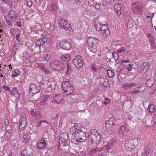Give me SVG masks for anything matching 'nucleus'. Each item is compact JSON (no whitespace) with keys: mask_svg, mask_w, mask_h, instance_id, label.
Wrapping results in <instances>:
<instances>
[{"mask_svg":"<svg viewBox=\"0 0 156 156\" xmlns=\"http://www.w3.org/2000/svg\"><path fill=\"white\" fill-rule=\"evenodd\" d=\"M112 56L115 60H117L118 59L119 55L116 52H114L112 53Z\"/></svg>","mask_w":156,"mask_h":156,"instance_id":"obj_43","label":"nucleus"},{"mask_svg":"<svg viewBox=\"0 0 156 156\" xmlns=\"http://www.w3.org/2000/svg\"><path fill=\"white\" fill-rule=\"evenodd\" d=\"M27 5L29 7H30L32 5V1L31 0H27Z\"/></svg>","mask_w":156,"mask_h":156,"instance_id":"obj_52","label":"nucleus"},{"mask_svg":"<svg viewBox=\"0 0 156 156\" xmlns=\"http://www.w3.org/2000/svg\"><path fill=\"white\" fill-rule=\"evenodd\" d=\"M63 19H62L61 21H59L58 23V26L59 27H60L61 28H63L64 29H66L67 30L68 29L66 27V24L65 23H66L67 21L66 20H64V23H63Z\"/></svg>","mask_w":156,"mask_h":156,"instance_id":"obj_28","label":"nucleus"},{"mask_svg":"<svg viewBox=\"0 0 156 156\" xmlns=\"http://www.w3.org/2000/svg\"><path fill=\"white\" fill-rule=\"evenodd\" d=\"M9 16L11 20L12 21H15L17 18L16 12L13 10H11L9 12Z\"/></svg>","mask_w":156,"mask_h":156,"instance_id":"obj_18","label":"nucleus"},{"mask_svg":"<svg viewBox=\"0 0 156 156\" xmlns=\"http://www.w3.org/2000/svg\"><path fill=\"white\" fill-rule=\"evenodd\" d=\"M50 55L48 54H46L44 56V59L46 61H48L50 59Z\"/></svg>","mask_w":156,"mask_h":156,"instance_id":"obj_53","label":"nucleus"},{"mask_svg":"<svg viewBox=\"0 0 156 156\" xmlns=\"http://www.w3.org/2000/svg\"><path fill=\"white\" fill-rule=\"evenodd\" d=\"M67 72H68L71 69V67L69 66V64L67 63Z\"/></svg>","mask_w":156,"mask_h":156,"instance_id":"obj_61","label":"nucleus"},{"mask_svg":"<svg viewBox=\"0 0 156 156\" xmlns=\"http://www.w3.org/2000/svg\"><path fill=\"white\" fill-rule=\"evenodd\" d=\"M133 66V65L131 64H129L128 65V66L127 68V70L128 71H130L131 70V68Z\"/></svg>","mask_w":156,"mask_h":156,"instance_id":"obj_55","label":"nucleus"},{"mask_svg":"<svg viewBox=\"0 0 156 156\" xmlns=\"http://www.w3.org/2000/svg\"><path fill=\"white\" fill-rule=\"evenodd\" d=\"M2 88L4 90L10 92V89L9 87L7 86L4 85L2 86Z\"/></svg>","mask_w":156,"mask_h":156,"instance_id":"obj_49","label":"nucleus"},{"mask_svg":"<svg viewBox=\"0 0 156 156\" xmlns=\"http://www.w3.org/2000/svg\"><path fill=\"white\" fill-rule=\"evenodd\" d=\"M56 46L58 49L62 48L63 49L68 50L70 48V44L69 43L65 42L58 40L57 41Z\"/></svg>","mask_w":156,"mask_h":156,"instance_id":"obj_11","label":"nucleus"},{"mask_svg":"<svg viewBox=\"0 0 156 156\" xmlns=\"http://www.w3.org/2000/svg\"><path fill=\"white\" fill-rule=\"evenodd\" d=\"M73 126L77 131H80V128L82 126V125L80 123H76L74 124Z\"/></svg>","mask_w":156,"mask_h":156,"instance_id":"obj_35","label":"nucleus"},{"mask_svg":"<svg viewBox=\"0 0 156 156\" xmlns=\"http://www.w3.org/2000/svg\"><path fill=\"white\" fill-rule=\"evenodd\" d=\"M20 37L19 34H17L16 36V39L18 42L20 41L21 39H20Z\"/></svg>","mask_w":156,"mask_h":156,"instance_id":"obj_54","label":"nucleus"},{"mask_svg":"<svg viewBox=\"0 0 156 156\" xmlns=\"http://www.w3.org/2000/svg\"><path fill=\"white\" fill-rule=\"evenodd\" d=\"M20 74V71L18 69H15L12 72V77H17Z\"/></svg>","mask_w":156,"mask_h":156,"instance_id":"obj_33","label":"nucleus"},{"mask_svg":"<svg viewBox=\"0 0 156 156\" xmlns=\"http://www.w3.org/2000/svg\"><path fill=\"white\" fill-rule=\"evenodd\" d=\"M149 111L151 112H153L154 111V106L153 104L150 105L148 106Z\"/></svg>","mask_w":156,"mask_h":156,"instance_id":"obj_41","label":"nucleus"},{"mask_svg":"<svg viewBox=\"0 0 156 156\" xmlns=\"http://www.w3.org/2000/svg\"><path fill=\"white\" fill-rule=\"evenodd\" d=\"M53 96L55 97H62V94H55V95H53Z\"/></svg>","mask_w":156,"mask_h":156,"instance_id":"obj_58","label":"nucleus"},{"mask_svg":"<svg viewBox=\"0 0 156 156\" xmlns=\"http://www.w3.org/2000/svg\"><path fill=\"white\" fill-rule=\"evenodd\" d=\"M135 147L133 140H130L126 141L125 144V147L126 150L131 151L134 149Z\"/></svg>","mask_w":156,"mask_h":156,"instance_id":"obj_12","label":"nucleus"},{"mask_svg":"<svg viewBox=\"0 0 156 156\" xmlns=\"http://www.w3.org/2000/svg\"><path fill=\"white\" fill-rule=\"evenodd\" d=\"M57 5L56 3L53 2L50 4L49 7L48 9L49 10H55L57 9Z\"/></svg>","mask_w":156,"mask_h":156,"instance_id":"obj_30","label":"nucleus"},{"mask_svg":"<svg viewBox=\"0 0 156 156\" xmlns=\"http://www.w3.org/2000/svg\"><path fill=\"white\" fill-rule=\"evenodd\" d=\"M6 23L10 26L11 27H12V22L9 20H6Z\"/></svg>","mask_w":156,"mask_h":156,"instance_id":"obj_56","label":"nucleus"},{"mask_svg":"<svg viewBox=\"0 0 156 156\" xmlns=\"http://www.w3.org/2000/svg\"><path fill=\"white\" fill-rule=\"evenodd\" d=\"M115 121L113 117L110 118L108 120L105 121V126L106 131L109 133L112 132L114 129L113 126L115 124Z\"/></svg>","mask_w":156,"mask_h":156,"instance_id":"obj_8","label":"nucleus"},{"mask_svg":"<svg viewBox=\"0 0 156 156\" xmlns=\"http://www.w3.org/2000/svg\"><path fill=\"white\" fill-rule=\"evenodd\" d=\"M129 59H127L126 60H122L121 61L122 62H124L125 63H127L129 62Z\"/></svg>","mask_w":156,"mask_h":156,"instance_id":"obj_63","label":"nucleus"},{"mask_svg":"<svg viewBox=\"0 0 156 156\" xmlns=\"http://www.w3.org/2000/svg\"><path fill=\"white\" fill-rule=\"evenodd\" d=\"M113 44H114V45L116 46H117L118 45H120L121 46L122 45L121 43H120L119 41H116V40H114L113 41Z\"/></svg>","mask_w":156,"mask_h":156,"instance_id":"obj_44","label":"nucleus"},{"mask_svg":"<svg viewBox=\"0 0 156 156\" xmlns=\"http://www.w3.org/2000/svg\"><path fill=\"white\" fill-rule=\"evenodd\" d=\"M88 4H90V5H92L93 6L95 5L96 2L94 0H88Z\"/></svg>","mask_w":156,"mask_h":156,"instance_id":"obj_47","label":"nucleus"},{"mask_svg":"<svg viewBox=\"0 0 156 156\" xmlns=\"http://www.w3.org/2000/svg\"><path fill=\"white\" fill-rule=\"evenodd\" d=\"M66 66V63H64L60 60H56L52 62L50 64V67L53 71L63 70Z\"/></svg>","mask_w":156,"mask_h":156,"instance_id":"obj_3","label":"nucleus"},{"mask_svg":"<svg viewBox=\"0 0 156 156\" xmlns=\"http://www.w3.org/2000/svg\"><path fill=\"white\" fill-rule=\"evenodd\" d=\"M153 121L154 123H156V115H154L153 117Z\"/></svg>","mask_w":156,"mask_h":156,"instance_id":"obj_64","label":"nucleus"},{"mask_svg":"<svg viewBox=\"0 0 156 156\" xmlns=\"http://www.w3.org/2000/svg\"><path fill=\"white\" fill-rule=\"evenodd\" d=\"M104 34L105 37H106L110 33V31L108 29L106 24L102 25V30L101 31Z\"/></svg>","mask_w":156,"mask_h":156,"instance_id":"obj_15","label":"nucleus"},{"mask_svg":"<svg viewBox=\"0 0 156 156\" xmlns=\"http://www.w3.org/2000/svg\"><path fill=\"white\" fill-rule=\"evenodd\" d=\"M114 8L117 15H119L121 14V6L120 3L115 4Z\"/></svg>","mask_w":156,"mask_h":156,"instance_id":"obj_20","label":"nucleus"},{"mask_svg":"<svg viewBox=\"0 0 156 156\" xmlns=\"http://www.w3.org/2000/svg\"><path fill=\"white\" fill-rule=\"evenodd\" d=\"M30 113L32 116H34L36 113V112H34L33 109L31 110Z\"/></svg>","mask_w":156,"mask_h":156,"instance_id":"obj_57","label":"nucleus"},{"mask_svg":"<svg viewBox=\"0 0 156 156\" xmlns=\"http://www.w3.org/2000/svg\"><path fill=\"white\" fill-rule=\"evenodd\" d=\"M136 83H125L122 85L123 88L125 90H128L130 89L136 85Z\"/></svg>","mask_w":156,"mask_h":156,"instance_id":"obj_19","label":"nucleus"},{"mask_svg":"<svg viewBox=\"0 0 156 156\" xmlns=\"http://www.w3.org/2000/svg\"><path fill=\"white\" fill-rule=\"evenodd\" d=\"M34 116L36 119L38 120L41 119L42 117L41 112L40 111L37 112Z\"/></svg>","mask_w":156,"mask_h":156,"instance_id":"obj_38","label":"nucleus"},{"mask_svg":"<svg viewBox=\"0 0 156 156\" xmlns=\"http://www.w3.org/2000/svg\"><path fill=\"white\" fill-rule=\"evenodd\" d=\"M42 123V121H37L36 122V125L37 127H40L41 126Z\"/></svg>","mask_w":156,"mask_h":156,"instance_id":"obj_50","label":"nucleus"},{"mask_svg":"<svg viewBox=\"0 0 156 156\" xmlns=\"http://www.w3.org/2000/svg\"><path fill=\"white\" fill-rule=\"evenodd\" d=\"M87 42L90 51L93 53H96L97 51V47L99 45V40L96 38L90 37L87 39Z\"/></svg>","mask_w":156,"mask_h":156,"instance_id":"obj_4","label":"nucleus"},{"mask_svg":"<svg viewBox=\"0 0 156 156\" xmlns=\"http://www.w3.org/2000/svg\"><path fill=\"white\" fill-rule=\"evenodd\" d=\"M23 140H24V142L25 143L28 144L29 141L30 139V136L27 134H25L23 136Z\"/></svg>","mask_w":156,"mask_h":156,"instance_id":"obj_37","label":"nucleus"},{"mask_svg":"<svg viewBox=\"0 0 156 156\" xmlns=\"http://www.w3.org/2000/svg\"><path fill=\"white\" fill-rule=\"evenodd\" d=\"M150 148L149 147H146L144 151V155H148L150 151Z\"/></svg>","mask_w":156,"mask_h":156,"instance_id":"obj_40","label":"nucleus"},{"mask_svg":"<svg viewBox=\"0 0 156 156\" xmlns=\"http://www.w3.org/2000/svg\"><path fill=\"white\" fill-rule=\"evenodd\" d=\"M94 25L96 30L98 31H101L102 30V25H101V24L95 22L94 23Z\"/></svg>","mask_w":156,"mask_h":156,"instance_id":"obj_32","label":"nucleus"},{"mask_svg":"<svg viewBox=\"0 0 156 156\" xmlns=\"http://www.w3.org/2000/svg\"><path fill=\"white\" fill-rule=\"evenodd\" d=\"M4 123L5 124V126L6 127H7V126H9V120L7 119H5L4 120Z\"/></svg>","mask_w":156,"mask_h":156,"instance_id":"obj_48","label":"nucleus"},{"mask_svg":"<svg viewBox=\"0 0 156 156\" xmlns=\"http://www.w3.org/2000/svg\"><path fill=\"white\" fill-rule=\"evenodd\" d=\"M59 143L63 146H67L69 143L68 134L66 133H62L59 137Z\"/></svg>","mask_w":156,"mask_h":156,"instance_id":"obj_9","label":"nucleus"},{"mask_svg":"<svg viewBox=\"0 0 156 156\" xmlns=\"http://www.w3.org/2000/svg\"><path fill=\"white\" fill-rule=\"evenodd\" d=\"M140 87L135 88L134 89H136L135 90L131 91L130 92V93L131 94H136L139 93L140 92Z\"/></svg>","mask_w":156,"mask_h":156,"instance_id":"obj_39","label":"nucleus"},{"mask_svg":"<svg viewBox=\"0 0 156 156\" xmlns=\"http://www.w3.org/2000/svg\"><path fill=\"white\" fill-rule=\"evenodd\" d=\"M63 99H58V98H51L52 103L54 104L62 103Z\"/></svg>","mask_w":156,"mask_h":156,"instance_id":"obj_31","label":"nucleus"},{"mask_svg":"<svg viewBox=\"0 0 156 156\" xmlns=\"http://www.w3.org/2000/svg\"><path fill=\"white\" fill-rule=\"evenodd\" d=\"M11 95L12 97H15L16 98L19 97L18 92L17 90V88L14 87L12 90L10 92Z\"/></svg>","mask_w":156,"mask_h":156,"instance_id":"obj_24","label":"nucleus"},{"mask_svg":"<svg viewBox=\"0 0 156 156\" xmlns=\"http://www.w3.org/2000/svg\"><path fill=\"white\" fill-rule=\"evenodd\" d=\"M47 40L48 38L47 36L46 35H44L41 39H38L36 41L35 43V44L37 46V47H39V51L40 50V46L41 45L44 44L47 42Z\"/></svg>","mask_w":156,"mask_h":156,"instance_id":"obj_13","label":"nucleus"},{"mask_svg":"<svg viewBox=\"0 0 156 156\" xmlns=\"http://www.w3.org/2000/svg\"><path fill=\"white\" fill-rule=\"evenodd\" d=\"M83 58L80 56H77L75 57L72 60L73 63L77 68H81L83 65Z\"/></svg>","mask_w":156,"mask_h":156,"instance_id":"obj_10","label":"nucleus"},{"mask_svg":"<svg viewBox=\"0 0 156 156\" xmlns=\"http://www.w3.org/2000/svg\"><path fill=\"white\" fill-rule=\"evenodd\" d=\"M46 144L44 139L41 138L40 142L37 144V147L40 148H43L46 146Z\"/></svg>","mask_w":156,"mask_h":156,"instance_id":"obj_21","label":"nucleus"},{"mask_svg":"<svg viewBox=\"0 0 156 156\" xmlns=\"http://www.w3.org/2000/svg\"><path fill=\"white\" fill-rule=\"evenodd\" d=\"M41 87L45 89L46 91L52 92L58 86L54 81H50L47 78L43 80L41 82Z\"/></svg>","mask_w":156,"mask_h":156,"instance_id":"obj_2","label":"nucleus"},{"mask_svg":"<svg viewBox=\"0 0 156 156\" xmlns=\"http://www.w3.org/2000/svg\"><path fill=\"white\" fill-rule=\"evenodd\" d=\"M147 36L150 41L151 40L154 39L153 37H152V35L150 34H147Z\"/></svg>","mask_w":156,"mask_h":156,"instance_id":"obj_60","label":"nucleus"},{"mask_svg":"<svg viewBox=\"0 0 156 156\" xmlns=\"http://www.w3.org/2000/svg\"><path fill=\"white\" fill-rule=\"evenodd\" d=\"M63 90L64 91V94L66 95H69L74 92V88L73 85Z\"/></svg>","mask_w":156,"mask_h":156,"instance_id":"obj_17","label":"nucleus"},{"mask_svg":"<svg viewBox=\"0 0 156 156\" xmlns=\"http://www.w3.org/2000/svg\"><path fill=\"white\" fill-rule=\"evenodd\" d=\"M26 122H21L20 123L19 126L20 131L23 130L26 126Z\"/></svg>","mask_w":156,"mask_h":156,"instance_id":"obj_36","label":"nucleus"},{"mask_svg":"<svg viewBox=\"0 0 156 156\" xmlns=\"http://www.w3.org/2000/svg\"><path fill=\"white\" fill-rule=\"evenodd\" d=\"M110 101L109 98H105V101L103 103L104 105H106L110 103Z\"/></svg>","mask_w":156,"mask_h":156,"instance_id":"obj_51","label":"nucleus"},{"mask_svg":"<svg viewBox=\"0 0 156 156\" xmlns=\"http://www.w3.org/2000/svg\"><path fill=\"white\" fill-rule=\"evenodd\" d=\"M39 87L36 84L31 83L30 87V91L34 94L39 92Z\"/></svg>","mask_w":156,"mask_h":156,"instance_id":"obj_14","label":"nucleus"},{"mask_svg":"<svg viewBox=\"0 0 156 156\" xmlns=\"http://www.w3.org/2000/svg\"><path fill=\"white\" fill-rule=\"evenodd\" d=\"M116 140L115 139H112L109 143H108L106 145L104 146V147H98L95 149H93L92 150V152L96 153L98 152H101L100 153V156H106L108 154L107 151L109 150L110 148L114 147L116 145Z\"/></svg>","mask_w":156,"mask_h":156,"instance_id":"obj_1","label":"nucleus"},{"mask_svg":"<svg viewBox=\"0 0 156 156\" xmlns=\"http://www.w3.org/2000/svg\"><path fill=\"white\" fill-rule=\"evenodd\" d=\"M60 58L61 60L64 61L65 62H68L70 60V55L69 54H65L64 55H62Z\"/></svg>","mask_w":156,"mask_h":156,"instance_id":"obj_26","label":"nucleus"},{"mask_svg":"<svg viewBox=\"0 0 156 156\" xmlns=\"http://www.w3.org/2000/svg\"><path fill=\"white\" fill-rule=\"evenodd\" d=\"M107 73L109 76L110 77H112L114 75V73L111 70H108Z\"/></svg>","mask_w":156,"mask_h":156,"instance_id":"obj_45","label":"nucleus"},{"mask_svg":"<svg viewBox=\"0 0 156 156\" xmlns=\"http://www.w3.org/2000/svg\"><path fill=\"white\" fill-rule=\"evenodd\" d=\"M142 4L138 2H134L132 4V9L133 12L136 14H141L142 12Z\"/></svg>","mask_w":156,"mask_h":156,"instance_id":"obj_5","label":"nucleus"},{"mask_svg":"<svg viewBox=\"0 0 156 156\" xmlns=\"http://www.w3.org/2000/svg\"><path fill=\"white\" fill-rule=\"evenodd\" d=\"M72 86V85L69 81H64L62 83V87L63 90H65L66 88H68Z\"/></svg>","mask_w":156,"mask_h":156,"instance_id":"obj_22","label":"nucleus"},{"mask_svg":"<svg viewBox=\"0 0 156 156\" xmlns=\"http://www.w3.org/2000/svg\"><path fill=\"white\" fill-rule=\"evenodd\" d=\"M97 135V139L96 140L90 139V141L91 145L93 146H95L97 145L99 142L100 140V136Z\"/></svg>","mask_w":156,"mask_h":156,"instance_id":"obj_23","label":"nucleus"},{"mask_svg":"<svg viewBox=\"0 0 156 156\" xmlns=\"http://www.w3.org/2000/svg\"><path fill=\"white\" fill-rule=\"evenodd\" d=\"M90 139L96 140L97 139V135L100 136V133L98 132L97 130L96 129H92L90 131Z\"/></svg>","mask_w":156,"mask_h":156,"instance_id":"obj_16","label":"nucleus"},{"mask_svg":"<svg viewBox=\"0 0 156 156\" xmlns=\"http://www.w3.org/2000/svg\"><path fill=\"white\" fill-rule=\"evenodd\" d=\"M70 133L72 134V137H75L76 136L78 135V133L79 131H77L73 126L70 128Z\"/></svg>","mask_w":156,"mask_h":156,"instance_id":"obj_27","label":"nucleus"},{"mask_svg":"<svg viewBox=\"0 0 156 156\" xmlns=\"http://www.w3.org/2000/svg\"><path fill=\"white\" fill-rule=\"evenodd\" d=\"M20 121L21 122H26V115L25 113H23L22 114V116L20 117Z\"/></svg>","mask_w":156,"mask_h":156,"instance_id":"obj_42","label":"nucleus"},{"mask_svg":"<svg viewBox=\"0 0 156 156\" xmlns=\"http://www.w3.org/2000/svg\"><path fill=\"white\" fill-rule=\"evenodd\" d=\"M123 69V66L122 65H121V64L120 65L118 66V69H119L120 70H122Z\"/></svg>","mask_w":156,"mask_h":156,"instance_id":"obj_59","label":"nucleus"},{"mask_svg":"<svg viewBox=\"0 0 156 156\" xmlns=\"http://www.w3.org/2000/svg\"><path fill=\"white\" fill-rule=\"evenodd\" d=\"M129 130V127L127 124L122 126L118 130V135L121 139H123L127 135Z\"/></svg>","mask_w":156,"mask_h":156,"instance_id":"obj_7","label":"nucleus"},{"mask_svg":"<svg viewBox=\"0 0 156 156\" xmlns=\"http://www.w3.org/2000/svg\"><path fill=\"white\" fill-rule=\"evenodd\" d=\"M141 68L142 69L143 71L146 72L150 68V65L148 63L144 62L141 66Z\"/></svg>","mask_w":156,"mask_h":156,"instance_id":"obj_25","label":"nucleus"},{"mask_svg":"<svg viewBox=\"0 0 156 156\" xmlns=\"http://www.w3.org/2000/svg\"><path fill=\"white\" fill-rule=\"evenodd\" d=\"M16 25L17 26L19 27H21L22 26L21 23L20 22H17Z\"/></svg>","mask_w":156,"mask_h":156,"instance_id":"obj_62","label":"nucleus"},{"mask_svg":"<svg viewBox=\"0 0 156 156\" xmlns=\"http://www.w3.org/2000/svg\"><path fill=\"white\" fill-rule=\"evenodd\" d=\"M154 83V79L153 78H151L150 79L146 81V85L148 87H151L153 85Z\"/></svg>","mask_w":156,"mask_h":156,"instance_id":"obj_29","label":"nucleus"},{"mask_svg":"<svg viewBox=\"0 0 156 156\" xmlns=\"http://www.w3.org/2000/svg\"><path fill=\"white\" fill-rule=\"evenodd\" d=\"M126 49H125V47L124 46H122L120 48V49L117 50V51L118 53H121L122 52H124L126 50Z\"/></svg>","mask_w":156,"mask_h":156,"instance_id":"obj_46","label":"nucleus"},{"mask_svg":"<svg viewBox=\"0 0 156 156\" xmlns=\"http://www.w3.org/2000/svg\"><path fill=\"white\" fill-rule=\"evenodd\" d=\"M95 8L99 11L103 9V4H101L98 3H97L96 2L95 3V5L93 6Z\"/></svg>","mask_w":156,"mask_h":156,"instance_id":"obj_34","label":"nucleus"},{"mask_svg":"<svg viewBox=\"0 0 156 156\" xmlns=\"http://www.w3.org/2000/svg\"><path fill=\"white\" fill-rule=\"evenodd\" d=\"M78 134L74 138V140L75 143H73L75 144H77L79 142H83L87 140L86 133L84 132L80 131L78 133Z\"/></svg>","mask_w":156,"mask_h":156,"instance_id":"obj_6","label":"nucleus"}]
</instances>
